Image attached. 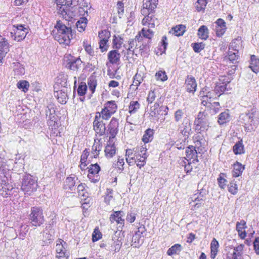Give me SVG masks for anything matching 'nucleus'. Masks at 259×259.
<instances>
[{"instance_id": "nucleus-46", "label": "nucleus", "mask_w": 259, "mask_h": 259, "mask_svg": "<svg viewBox=\"0 0 259 259\" xmlns=\"http://www.w3.org/2000/svg\"><path fill=\"white\" fill-rule=\"evenodd\" d=\"M101 145L99 142H96V141H95V143L92 146V153L95 158H96L98 156L99 151L101 149Z\"/></svg>"}, {"instance_id": "nucleus-40", "label": "nucleus", "mask_w": 259, "mask_h": 259, "mask_svg": "<svg viewBox=\"0 0 259 259\" xmlns=\"http://www.w3.org/2000/svg\"><path fill=\"white\" fill-rule=\"evenodd\" d=\"M66 243L62 239H58L57 241V244L56 246V253H60L61 252L67 251L65 248L64 245Z\"/></svg>"}, {"instance_id": "nucleus-28", "label": "nucleus", "mask_w": 259, "mask_h": 259, "mask_svg": "<svg viewBox=\"0 0 259 259\" xmlns=\"http://www.w3.org/2000/svg\"><path fill=\"white\" fill-rule=\"evenodd\" d=\"M182 249L183 248L181 244H176L167 250V254L170 256L174 254H179Z\"/></svg>"}, {"instance_id": "nucleus-18", "label": "nucleus", "mask_w": 259, "mask_h": 259, "mask_svg": "<svg viewBox=\"0 0 259 259\" xmlns=\"http://www.w3.org/2000/svg\"><path fill=\"white\" fill-rule=\"evenodd\" d=\"M140 228L138 229V231L136 232L135 235L133 236L132 238V245L134 247H139L143 242V241L140 240V238L141 235L143 234V232H144L145 230H143L141 232L140 231Z\"/></svg>"}, {"instance_id": "nucleus-63", "label": "nucleus", "mask_w": 259, "mask_h": 259, "mask_svg": "<svg viewBox=\"0 0 259 259\" xmlns=\"http://www.w3.org/2000/svg\"><path fill=\"white\" fill-rule=\"evenodd\" d=\"M69 256V252L67 251L56 253V258L58 259H67Z\"/></svg>"}, {"instance_id": "nucleus-32", "label": "nucleus", "mask_w": 259, "mask_h": 259, "mask_svg": "<svg viewBox=\"0 0 259 259\" xmlns=\"http://www.w3.org/2000/svg\"><path fill=\"white\" fill-rule=\"evenodd\" d=\"M195 143L197 146H204L205 145L206 140L203 137V135H201V133L198 132L197 134L194 137Z\"/></svg>"}, {"instance_id": "nucleus-23", "label": "nucleus", "mask_w": 259, "mask_h": 259, "mask_svg": "<svg viewBox=\"0 0 259 259\" xmlns=\"http://www.w3.org/2000/svg\"><path fill=\"white\" fill-rule=\"evenodd\" d=\"M249 68L255 73L259 72V59L255 55H251L250 57Z\"/></svg>"}, {"instance_id": "nucleus-51", "label": "nucleus", "mask_w": 259, "mask_h": 259, "mask_svg": "<svg viewBox=\"0 0 259 259\" xmlns=\"http://www.w3.org/2000/svg\"><path fill=\"white\" fill-rule=\"evenodd\" d=\"M110 36V32L107 30H103L99 32V37L100 40H109Z\"/></svg>"}, {"instance_id": "nucleus-43", "label": "nucleus", "mask_w": 259, "mask_h": 259, "mask_svg": "<svg viewBox=\"0 0 259 259\" xmlns=\"http://www.w3.org/2000/svg\"><path fill=\"white\" fill-rule=\"evenodd\" d=\"M233 152L235 154H241L244 153V146L241 142H238L233 146Z\"/></svg>"}, {"instance_id": "nucleus-48", "label": "nucleus", "mask_w": 259, "mask_h": 259, "mask_svg": "<svg viewBox=\"0 0 259 259\" xmlns=\"http://www.w3.org/2000/svg\"><path fill=\"white\" fill-rule=\"evenodd\" d=\"M207 2V0H197L196 5V10L200 12L204 10Z\"/></svg>"}, {"instance_id": "nucleus-41", "label": "nucleus", "mask_w": 259, "mask_h": 259, "mask_svg": "<svg viewBox=\"0 0 259 259\" xmlns=\"http://www.w3.org/2000/svg\"><path fill=\"white\" fill-rule=\"evenodd\" d=\"M140 108V104L138 101H132L130 102L128 107L129 113L131 114L135 113L137 112Z\"/></svg>"}, {"instance_id": "nucleus-60", "label": "nucleus", "mask_w": 259, "mask_h": 259, "mask_svg": "<svg viewBox=\"0 0 259 259\" xmlns=\"http://www.w3.org/2000/svg\"><path fill=\"white\" fill-rule=\"evenodd\" d=\"M89 155V152L88 151L87 149L83 150L82 155L80 157V163H88L87 162V159Z\"/></svg>"}, {"instance_id": "nucleus-34", "label": "nucleus", "mask_w": 259, "mask_h": 259, "mask_svg": "<svg viewBox=\"0 0 259 259\" xmlns=\"http://www.w3.org/2000/svg\"><path fill=\"white\" fill-rule=\"evenodd\" d=\"M12 186L10 185L9 184H7L5 180H2V183L0 184V190H3V192H6V194H4L3 193H2V195H10L9 192L13 189Z\"/></svg>"}, {"instance_id": "nucleus-19", "label": "nucleus", "mask_w": 259, "mask_h": 259, "mask_svg": "<svg viewBox=\"0 0 259 259\" xmlns=\"http://www.w3.org/2000/svg\"><path fill=\"white\" fill-rule=\"evenodd\" d=\"M142 40L140 39V35H137L135 38L129 39L128 41V47L127 49V54L132 52V54L134 53V49L138 47L137 41L139 42Z\"/></svg>"}, {"instance_id": "nucleus-25", "label": "nucleus", "mask_w": 259, "mask_h": 259, "mask_svg": "<svg viewBox=\"0 0 259 259\" xmlns=\"http://www.w3.org/2000/svg\"><path fill=\"white\" fill-rule=\"evenodd\" d=\"M112 142V140L109 141V144H107L105 149V155L107 157L111 158L116 153V148L114 144H111Z\"/></svg>"}, {"instance_id": "nucleus-47", "label": "nucleus", "mask_w": 259, "mask_h": 259, "mask_svg": "<svg viewBox=\"0 0 259 259\" xmlns=\"http://www.w3.org/2000/svg\"><path fill=\"white\" fill-rule=\"evenodd\" d=\"M48 112H50V114L46 116L47 119L57 120V117L55 114V110L53 105L48 106Z\"/></svg>"}, {"instance_id": "nucleus-39", "label": "nucleus", "mask_w": 259, "mask_h": 259, "mask_svg": "<svg viewBox=\"0 0 259 259\" xmlns=\"http://www.w3.org/2000/svg\"><path fill=\"white\" fill-rule=\"evenodd\" d=\"M88 168L89 169L88 174L91 175H98V173L101 170L100 166L97 163L91 164L90 166L88 167Z\"/></svg>"}, {"instance_id": "nucleus-59", "label": "nucleus", "mask_w": 259, "mask_h": 259, "mask_svg": "<svg viewBox=\"0 0 259 259\" xmlns=\"http://www.w3.org/2000/svg\"><path fill=\"white\" fill-rule=\"evenodd\" d=\"M238 53L237 52H232V51H229L228 53V59L232 62L234 63L235 61L237 60L239 57V56L237 55Z\"/></svg>"}, {"instance_id": "nucleus-15", "label": "nucleus", "mask_w": 259, "mask_h": 259, "mask_svg": "<svg viewBox=\"0 0 259 259\" xmlns=\"http://www.w3.org/2000/svg\"><path fill=\"white\" fill-rule=\"evenodd\" d=\"M120 54L117 50L110 51L108 53V59L112 64H117L120 61Z\"/></svg>"}, {"instance_id": "nucleus-30", "label": "nucleus", "mask_w": 259, "mask_h": 259, "mask_svg": "<svg viewBox=\"0 0 259 259\" xmlns=\"http://www.w3.org/2000/svg\"><path fill=\"white\" fill-rule=\"evenodd\" d=\"M219 242L218 241L215 239L213 238L211 242V254H210V257L212 259H214L217 253L218 252V248H219Z\"/></svg>"}, {"instance_id": "nucleus-6", "label": "nucleus", "mask_w": 259, "mask_h": 259, "mask_svg": "<svg viewBox=\"0 0 259 259\" xmlns=\"http://www.w3.org/2000/svg\"><path fill=\"white\" fill-rule=\"evenodd\" d=\"M58 7V13L66 20L71 17L69 7L72 5V0H55Z\"/></svg>"}, {"instance_id": "nucleus-22", "label": "nucleus", "mask_w": 259, "mask_h": 259, "mask_svg": "<svg viewBox=\"0 0 259 259\" xmlns=\"http://www.w3.org/2000/svg\"><path fill=\"white\" fill-rule=\"evenodd\" d=\"M244 169V166L241 163L236 162L233 165V169L232 170V176L233 177H238L242 175Z\"/></svg>"}, {"instance_id": "nucleus-61", "label": "nucleus", "mask_w": 259, "mask_h": 259, "mask_svg": "<svg viewBox=\"0 0 259 259\" xmlns=\"http://www.w3.org/2000/svg\"><path fill=\"white\" fill-rule=\"evenodd\" d=\"M156 96L154 91H150L147 97V101L149 104L152 103L155 99Z\"/></svg>"}, {"instance_id": "nucleus-31", "label": "nucleus", "mask_w": 259, "mask_h": 259, "mask_svg": "<svg viewBox=\"0 0 259 259\" xmlns=\"http://www.w3.org/2000/svg\"><path fill=\"white\" fill-rule=\"evenodd\" d=\"M154 131L151 128H148L145 132L142 138V141L144 143H147L153 139Z\"/></svg>"}, {"instance_id": "nucleus-42", "label": "nucleus", "mask_w": 259, "mask_h": 259, "mask_svg": "<svg viewBox=\"0 0 259 259\" xmlns=\"http://www.w3.org/2000/svg\"><path fill=\"white\" fill-rule=\"evenodd\" d=\"M88 84L89 89L92 91V93H94L97 86V81L94 76H91L89 77Z\"/></svg>"}, {"instance_id": "nucleus-16", "label": "nucleus", "mask_w": 259, "mask_h": 259, "mask_svg": "<svg viewBox=\"0 0 259 259\" xmlns=\"http://www.w3.org/2000/svg\"><path fill=\"white\" fill-rule=\"evenodd\" d=\"M82 64V61L80 59L78 58L76 59H71L67 63L66 66L67 68L73 71H77Z\"/></svg>"}, {"instance_id": "nucleus-17", "label": "nucleus", "mask_w": 259, "mask_h": 259, "mask_svg": "<svg viewBox=\"0 0 259 259\" xmlns=\"http://www.w3.org/2000/svg\"><path fill=\"white\" fill-rule=\"evenodd\" d=\"M255 111L251 110V112L246 113L245 114L242 115V119L244 121V123L245 126V128H247V125H251L254 123V113Z\"/></svg>"}, {"instance_id": "nucleus-13", "label": "nucleus", "mask_w": 259, "mask_h": 259, "mask_svg": "<svg viewBox=\"0 0 259 259\" xmlns=\"http://www.w3.org/2000/svg\"><path fill=\"white\" fill-rule=\"evenodd\" d=\"M147 148L146 146L144 147L143 146L136 147L135 148V151L139 154V155L142 157V161L141 163H139V162L137 163V166H138L140 168H141L142 166H143L146 163V159L148 157L147 153Z\"/></svg>"}, {"instance_id": "nucleus-4", "label": "nucleus", "mask_w": 259, "mask_h": 259, "mask_svg": "<svg viewBox=\"0 0 259 259\" xmlns=\"http://www.w3.org/2000/svg\"><path fill=\"white\" fill-rule=\"evenodd\" d=\"M37 181L33 176L26 175L22 179L21 190L28 195L35 191L37 189Z\"/></svg>"}, {"instance_id": "nucleus-50", "label": "nucleus", "mask_w": 259, "mask_h": 259, "mask_svg": "<svg viewBox=\"0 0 259 259\" xmlns=\"http://www.w3.org/2000/svg\"><path fill=\"white\" fill-rule=\"evenodd\" d=\"M101 118L102 119H108L113 113H111L110 111L106 108H104L101 112Z\"/></svg>"}, {"instance_id": "nucleus-10", "label": "nucleus", "mask_w": 259, "mask_h": 259, "mask_svg": "<svg viewBox=\"0 0 259 259\" xmlns=\"http://www.w3.org/2000/svg\"><path fill=\"white\" fill-rule=\"evenodd\" d=\"M124 216V213L122 211H116L111 214L110 221L111 224L116 223L117 228L118 231L121 230L124 225V219L123 217Z\"/></svg>"}, {"instance_id": "nucleus-12", "label": "nucleus", "mask_w": 259, "mask_h": 259, "mask_svg": "<svg viewBox=\"0 0 259 259\" xmlns=\"http://www.w3.org/2000/svg\"><path fill=\"white\" fill-rule=\"evenodd\" d=\"M186 89L187 92L194 93L197 88V83L195 79L192 76H187L185 80Z\"/></svg>"}, {"instance_id": "nucleus-2", "label": "nucleus", "mask_w": 259, "mask_h": 259, "mask_svg": "<svg viewBox=\"0 0 259 259\" xmlns=\"http://www.w3.org/2000/svg\"><path fill=\"white\" fill-rule=\"evenodd\" d=\"M55 28L53 31L54 39L61 44L68 45L73 35L71 27L66 26L60 21H58Z\"/></svg>"}, {"instance_id": "nucleus-11", "label": "nucleus", "mask_w": 259, "mask_h": 259, "mask_svg": "<svg viewBox=\"0 0 259 259\" xmlns=\"http://www.w3.org/2000/svg\"><path fill=\"white\" fill-rule=\"evenodd\" d=\"M178 131L184 137L185 140L188 139L192 133L191 123L187 118H185L182 123L179 125Z\"/></svg>"}, {"instance_id": "nucleus-20", "label": "nucleus", "mask_w": 259, "mask_h": 259, "mask_svg": "<svg viewBox=\"0 0 259 259\" xmlns=\"http://www.w3.org/2000/svg\"><path fill=\"white\" fill-rule=\"evenodd\" d=\"M185 152L186 157L188 159V161H189V160H191V159H193L192 161H194L195 160H196L197 156V153L195 147L193 146L188 147L186 150Z\"/></svg>"}, {"instance_id": "nucleus-21", "label": "nucleus", "mask_w": 259, "mask_h": 259, "mask_svg": "<svg viewBox=\"0 0 259 259\" xmlns=\"http://www.w3.org/2000/svg\"><path fill=\"white\" fill-rule=\"evenodd\" d=\"M185 31L186 26L181 24L172 27L169 31V33L174 34L175 36H179L183 35Z\"/></svg>"}, {"instance_id": "nucleus-58", "label": "nucleus", "mask_w": 259, "mask_h": 259, "mask_svg": "<svg viewBox=\"0 0 259 259\" xmlns=\"http://www.w3.org/2000/svg\"><path fill=\"white\" fill-rule=\"evenodd\" d=\"M204 47L205 44L203 42L194 43L193 46V48L195 52L199 53L204 49Z\"/></svg>"}, {"instance_id": "nucleus-64", "label": "nucleus", "mask_w": 259, "mask_h": 259, "mask_svg": "<svg viewBox=\"0 0 259 259\" xmlns=\"http://www.w3.org/2000/svg\"><path fill=\"white\" fill-rule=\"evenodd\" d=\"M253 247L255 252L259 255V237H256L253 241Z\"/></svg>"}, {"instance_id": "nucleus-35", "label": "nucleus", "mask_w": 259, "mask_h": 259, "mask_svg": "<svg viewBox=\"0 0 259 259\" xmlns=\"http://www.w3.org/2000/svg\"><path fill=\"white\" fill-rule=\"evenodd\" d=\"M123 38L120 36H113L112 42L113 48L115 49V50L119 49L121 48V45L123 44Z\"/></svg>"}, {"instance_id": "nucleus-55", "label": "nucleus", "mask_w": 259, "mask_h": 259, "mask_svg": "<svg viewBox=\"0 0 259 259\" xmlns=\"http://www.w3.org/2000/svg\"><path fill=\"white\" fill-rule=\"evenodd\" d=\"M228 191L231 194L234 195L237 193L238 189L236 182H234V181L230 182V184L229 185Z\"/></svg>"}, {"instance_id": "nucleus-7", "label": "nucleus", "mask_w": 259, "mask_h": 259, "mask_svg": "<svg viewBox=\"0 0 259 259\" xmlns=\"http://www.w3.org/2000/svg\"><path fill=\"white\" fill-rule=\"evenodd\" d=\"M15 28L14 32L10 33L11 37L13 39L19 41L25 38L27 34L28 33V28L24 27L22 24L13 25Z\"/></svg>"}, {"instance_id": "nucleus-5", "label": "nucleus", "mask_w": 259, "mask_h": 259, "mask_svg": "<svg viewBox=\"0 0 259 259\" xmlns=\"http://www.w3.org/2000/svg\"><path fill=\"white\" fill-rule=\"evenodd\" d=\"M29 220L33 226L39 227L42 225L45 222L42 209L39 207H32L29 214Z\"/></svg>"}, {"instance_id": "nucleus-56", "label": "nucleus", "mask_w": 259, "mask_h": 259, "mask_svg": "<svg viewBox=\"0 0 259 259\" xmlns=\"http://www.w3.org/2000/svg\"><path fill=\"white\" fill-rule=\"evenodd\" d=\"M204 197L203 195L201 194V192L199 193V194L197 196V197L194 198V201H198V202L196 203L194 206L195 207L198 208L200 205L202 203V202L204 201Z\"/></svg>"}, {"instance_id": "nucleus-53", "label": "nucleus", "mask_w": 259, "mask_h": 259, "mask_svg": "<svg viewBox=\"0 0 259 259\" xmlns=\"http://www.w3.org/2000/svg\"><path fill=\"white\" fill-rule=\"evenodd\" d=\"M155 77L157 80L163 81L167 79V77L165 72L162 71H158L155 74Z\"/></svg>"}, {"instance_id": "nucleus-27", "label": "nucleus", "mask_w": 259, "mask_h": 259, "mask_svg": "<svg viewBox=\"0 0 259 259\" xmlns=\"http://www.w3.org/2000/svg\"><path fill=\"white\" fill-rule=\"evenodd\" d=\"M229 119L230 114L229 113V110H227L220 114L218 122L220 125H222L228 122Z\"/></svg>"}, {"instance_id": "nucleus-8", "label": "nucleus", "mask_w": 259, "mask_h": 259, "mask_svg": "<svg viewBox=\"0 0 259 259\" xmlns=\"http://www.w3.org/2000/svg\"><path fill=\"white\" fill-rule=\"evenodd\" d=\"M93 127L95 132L99 136H103L106 134V128L105 123L103 122L101 118V113L97 112L93 122Z\"/></svg>"}, {"instance_id": "nucleus-38", "label": "nucleus", "mask_w": 259, "mask_h": 259, "mask_svg": "<svg viewBox=\"0 0 259 259\" xmlns=\"http://www.w3.org/2000/svg\"><path fill=\"white\" fill-rule=\"evenodd\" d=\"M17 87L19 89L21 90L23 92L26 93L28 90L29 83L26 80H20L17 83Z\"/></svg>"}, {"instance_id": "nucleus-52", "label": "nucleus", "mask_w": 259, "mask_h": 259, "mask_svg": "<svg viewBox=\"0 0 259 259\" xmlns=\"http://www.w3.org/2000/svg\"><path fill=\"white\" fill-rule=\"evenodd\" d=\"M109 40H100L99 42V48L101 49L102 52H106L107 51L109 48V45L108 44Z\"/></svg>"}, {"instance_id": "nucleus-45", "label": "nucleus", "mask_w": 259, "mask_h": 259, "mask_svg": "<svg viewBox=\"0 0 259 259\" xmlns=\"http://www.w3.org/2000/svg\"><path fill=\"white\" fill-rule=\"evenodd\" d=\"M226 175L224 173H221L219 175V177L218 178V181L219 186L222 188L224 189L225 186L227 184V181L226 180L225 177Z\"/></svg>"}, {"instance_id": "nucleus-24", "label": "nucleus", "mask_w": 259, "mask_h": 259, "mask_svg": "<svg viewBox=\"0 0 259 259\" xmlns=\"http://www.w3.org/2000/svg\"><path fill=\"white\" fill-rule=\"evenodd\" d=\"M75 178L71 177H67L64 182V189L65 190L73 191L75 190Z\"/></svg>"}, {"instance_id": "nucleus-26", "label": "nucleus", "mask_w": 259, "mask_h": 259, "mask_svg": "<svg viewBox=\"0 0 259 259\" xmlns=\"http://www.w3.org/2000/svg\"><path fill=\"white\" fill-rule=\"evenodd\" d=\"M137 35H140V39L141 40L142 39V37H144L150 39L153 36L154 33L152 30H151V28L145 26Z\"/></svg>"}, {"instance_id": "nucleus-29", "label": "nucleus", "mask_w": 259, "mask_h": 259, "mask_svg": "<svg viewBox=\"0 0 259 259\" xmlns=\"http://www.w3.org/2000/svg\"><path fill=\"white\" fill-rule=\"evenodd\" d=\"M242 48V40L241 38L240 37H238V38L234 39L232 40V42L231 43L229 50L231 48L233 50L237 52L238 53V51L240 49H241Z\"/></svg>"}, {"instance_id": "nucleus-9", "label": "nucleus", "mask_w": 259, "mask_h": 259, "mask_svg": "<svg viewBox=\"0 0 259 259\" xmlns=\"http://www.w3.org/2000/svg\"><path fill=\"white\" fill-rule=\"evenodd\" d=\"M118 120L113 117L107 125L106 133L109 136V142L114 139L118 132Z\"/></svg>"}, {"instance_id": "nucleus-57", "label": "nucleus", "mask_w": 259, "mask_h": 259, "mask_svg": "<svg viewBox=\"0 0 259 259\" xmlns=\"http://www.w3.org/2000/svg\"><path fill=\"white\" fill-rule=\"evenodd\" d=\"M184 115V110L182 109H178L175 113V120L176 122L180 121Z\"/></svg>"}, {"instance_id": "nucleus-3", "label": "nucleus", "mask_w": 259, "mask_h": 259, "mask_svg": "<svg viewBox=\"0 0 259 259\" xmlns=\"http://www.w3.org/2000/svg\"><path fill=\"white\" fill-rule=\"evenodd\" d=\"M194 125L195 131L200 133L206 132L209 126L207 114L204 112H198L194 121Z\"/></svg>"}, {"instance_id": "nucleus-37", "label": "nucleus", "mask_w": 259, "mask_h": 259, "mask_svg": "<svg viewBox=\"0 0 259 259\" xmlns=\"http://www.w3.org/2000/svg\"><path fill=\"white\" fill-rule=\"evenodd\" d=\"M87 19L85 18H81L80 19L77 21L76 26L77 29L79 32L83 31L87 26Z\"/></svg>"}, {"instance_id": "nucleus-54", "label": "nucleus", "mask_w": 259, "mask_h": 259, "mask_svg": "<svg viewBox=\"0 0 259 259\" xmlns=\"http://www.w3.org/2000/svg\"><path fill=\"white\" fill-rule=\"evenodd\" d=\"M87 90V86L85 83H81L78 87L77 89V93L80 96H84Z\"/></svg>"}, {"instance_id": "nucleus-14", "label": "nucleus", "mask_w": 259, "mask_h": 259, "mask_svg": "<svg viewBox=\"0 0 259 259\" xmlns=\"http://www.w3.org/2000/svg\"><path fill=\"white\" fill-rule=\"evenodd\" d=\"M9 51V45L5 38L0 41V62Z\"/></svg>"}, {"instance_id": "nucleus-33", "label": "nucleus", "mask_w": 259, "mask_h": 259, "mask_svg": "<svg viewBox=\"0 0 259 259\" xmlns=\"http://www.w3.org/2000/svg\"><path fill=\"white\" fill-rule=\"evenodd\" d=\"M198 35L202 39L206 40L208 37V29L205 25L200 26L198 30Z\"/></svg>"}, {"instance_id": "nucleus-36", "label": "nucleus", "mask_w": 259, "mask_h": 259, "mask_svg": "<svg viewBox=\"0 0 259 259\" xmlns=\"http://www.w3.org/2000/svg\"><path fill=\"white\" fill-rule=\"evenodd\" d=\"M56 94V96L57 97L58 101L62 104H65L68 99L67 93L65 91L61 90L57 92Z\"/></svg>"}, {"instance_id": "nucleus-44", "label": "nucleus", "mask_w": 259, "mask_h": 259, "mask_svg": "<svg viewBox=\"0 0 259 259\" xmlns=\"http://www.w3.org/2000/svg\"><path fill=\"white\" fill-rule=\"evenodd\" d=\"M143 80V77L141 76V75L137 73L134 77V80L133 84L131 85V87L135 86L136 87L137 89Z\"/></svg>"}, {"instance_id": "nucleus-1", "label": "nucleus", "mask_w": 259, "mask_h": 259, "mask_svg": "<svg viewBox=\"0 0 259 259\" xmlns=\"http://www.w3.org/2000/svg\"><path fill=\"white\" fill-rule=\"evenodd\" d=\"M156 0H143V8L141 13L146 16L143 19L142 23L144 26L150 28H154L158 24V20L153 15H151L156 8Z\"/></svg>"}, {"instance_id": "nucleus-62", "label": "nucleus", "mask_w": 259, "mask_h": 259, "mask_svg": "<svg viewBox=\"0 0 259 259\" xmlns=\"http://www.w3.org/2000/svg\"><path fill=\"white\" fill-rule=\"evenodd\" d=\"M121 240H122V238H120V239H119V238H118L116 241H115L114 242L113 246L114 247V250L115 252H118L119 251L120 247L122 244Z\"/></svg>"}, {"instance_id": "nucleus-49", "label": "nucleus", "mask_w": 259, "mask_h": 259, "mask_svg": "<svg viewBox=\"0 0 259 259\" xmlns=\"http://www.w3.org/2000/svg\"><path fill=\"white\" fill-rule=\"evenodd\" d=\"M105 108L108 109L110 111L111 113H114L115 112L116 110L117 109V106L114 101H109L106 104Z\"/></svg>"}]
</instances>
